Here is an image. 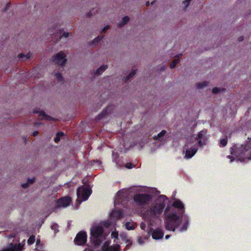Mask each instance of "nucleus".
I'll use <instances>...</instances> for the list:
<instances>
[{
    "instance_id": "nucleus-1",
    "label": "nucleus",
    "mask_w": 251,
    "mask_h": 251,
    "mask_svg": "<svg viewBox=\"0 0 251 251\" xmlns=\"http://www.w3.org/2000/svg\"><path fill=\"white\" fill-rule=\"evenodd\" d=\"M230 153L238 158L240 161L251 160V146L246 145L234 144L230 148Z\"/></svg>"
},
{
    "instance_id": "nucleus-2",
    "label": "nucleus",
    "mask_w": 251,
    "mask_h": 251,
    "mask_svg": "<svg viewBox=\"0 0 251 251\" xmlns=\"http://www.w3.org/2000/svg\"><path fill=\"white\" fill-rule=\"evenodd\" d=\"M206 130H201L199 132L195 138L197 143L193 147L187 149L185 151V158H191L197 152L198 147H202L206 145L207 141V137Z\"/></svg>"
},
{
    "instance_id": "nucleus-3",
    "label": "nucleus",
    "mask_w": 251,
    "mask_h": 251,
    "mask_svg": "<svg viewBox=\"0 0 251 251\" xmlns=\"http://www.w3.org/2000/svg\"><path fill=\"white\" fill-rule=\"evenodd\" d=\"M105 239L103 234V228L101 226H95L90 230V241L95 247L99 246Z\"/></svg>"
},
{
    "instance_id": "nucleus-4",
    "label": "nucleus",
    "mask_w": 251,
    "mask_h": 251,
    "mask_svg": "<svg viewBox=\"0 0 251 251\" xmlns=\"http://www.w3.org/2000/svg\"><path fill=\"white\" fill-rule=\"evenodd\" d=\"M183 216L177 215L176 213H170L165 219V225L166 229L175 231L181 222Z\"/></svg>"
},
{
    "instance_id": "nucleus-5",
    "label": "nucleus",
    "mask_w": 251,
    "mask_h": 251,
    "mask_svg": "<svg viewBox=\"0 0 251 251\" xmlns=\"http://www.w3.org/2000/svg\"><path fill=\"white\" fill-rule=\"evenodd\" d=\"M67 58L66 54L62 51L58 52L55 55L52 56L51 61L54 63L55 65L59 66V70L62 71L64 67L67 62Z\"/></svg>"
},
{
    "instance_id": "nucleus-6",
    "label": "nucleus",
    "mask_w": 251,
    "mask_h": 251,
    "mask_svg": "<svg viewBox=\"0 0 251 251\" xmlns=\"http://www.w3.org/2000/svg\"><path fill=\"white\" fill-rule=\"evenodd\" d=\"M151 200V197L148 194H138L134 196L133 200L139 206H146Z\"/></svg>"
},
{
    "instance_id": "nucleus-7",
    "label": "nucleus",
    "mask_w": 251,
    "mask_h": 251,
    "mask_svg": "<svg viewBox=\"0 0 251 251\" xmlns=\"http://www.w3.org/2000/svg\"><path fill=\"white\" fill-rule=\"evenodd\" d=\"M91 192L92 190L90 188L88 187H84L83 186H82L77 189L76 194L78 198L81 197L83 201H85L88 199Z\"/></svg>"
},
{
    "instance_id": "nucleus-8",
    "label": "nucleus",
    "mask_w": 251,
    "mask_h": 251,
    "mask_svg": "<svg viewBox=\"0 0 251 251\" xmlns=\"http://www.w3.org/2000/svg\"><path fill=\"white\" fill-rule=\"evenodd\" d=\"M165 206V205L164 203L155 205L150 208L149 212V215L151 216L153 218L157 217V215H160L162 212Z\"/></svg>"
},
{
    "instance_id": "nucleus-9",
    "label": "nucleus",
    "mask_w": 251,
    "mask_h": 251,
    "mask_svg": "<svg viewBox=\"0 0 251 251\" xmlns=\"http://www.w3.org/2000/svg\"><path fill=\"white\" fill-rule=\"evenodd\" d=\"M86 232L83 231L79 232L74 239L75 243L78 246L83 245L87 241Z\"/></svg>"
},
{
    "instance_id": "nucleus-10",
    "label": "nucleus",
    "mask_w": 251,
    "mask_h": 251,
    "mask_svg": "<svg viewBox=\"0 0 251 251\" xmlns=\"http://www.w3.org/2000/svg\"><path fill=\"white\" fill-rule=\"evenodd\" d=\"M33 113L39 114L38 116L41 120L46 119L50 121H53L55 120L52 117L47 115L44 111H40L39 108H35L33 111Z\"/></svg>"
},
{
    "instance_id": "nucleus-11",
    "label": "nucleus",
    "mask_w": 251,
    "mask_h": 251,
    "mask_svg": "<svg viewBox=\"0 0 251 251\" xmlns=\"http://www.w3.org/2000/svg\"><path fill=\"white\" fill-rule=\"evenodd\" d=\"M71 201V200L69 197L61 198L57 200L56 202V207H66L70 204Z\"/></svg>"
},
{
    "instance_id": "nucleus-12",
    "label": "nucleus",
    "mask_w": 251,
    "mask_h": 251,
    "mask_svg": "<svg viewBox=\"0 0 251 251\" xmlns=\"http://www.w3.org/2000/svg\"><path fill=\"white\" fill-rule=\"evenodd\" d=\"M113 110V107L111 105L107 106L105 109H103L102 111L96 117L97 121H100L104 118L106 116L110 113Z\"/></svg>"
},
{
    "instance_id": "nucleus-13",
    "label": "nucleus",
    "mask_w": 251,
    "mask_h": 251,
    "mask_svg": "<svg viewBox=\"0 0 251 251\" xmlns=\"http://www.w3.org/2000/svg\"><path fill=\"white\" fill-rule=\"evenodd\" d=\"M121 239L124 241L127 245L124 249V251L128 250L130 247L132 245V240L130 239H128L126 234L122 233L120 235Z\"/></svg>"
},
{
    "instance_id": "nucleus-14",
    "label": "nucleus",
    "mask_w": 251,
    "mask_h": 251,
    "mask_svg": "<svg viewBox=\"0 0 251 251\" xmlns=\"http://www.w3.org/2000/svg\"><path fill=\"white\" fill-rule=\"evenodd\" d=\"M173 205L179 209V215L182 216L184 213V207L183 203L179 200H177L175 201L174 202Z\"/></svg>"
},
{
    "instance_id": "nucleus-15",
    "label": "nucleus",
    "mask_w": 251,
    "mask_h": 251,
    "mask_svg": "<svg viewBox=\"0 0 251 251\" xmlns=\"http://www.w3.org/2000/svg\"><path fill=\"white\" fill-rule=\"evenodd\" d=\"M163 236L164 232L163 230L159 228L155 229L152 233V237L154 239H161Z\"/></svg>"
},
{
    "instance_id": "nucleus-16",
    "label": "nucleus",
    "mask_w": 251,
    "mask_h": 251,
    "mask_svg": "<svg viewBox=\"0 0 251 251\" xmlns=\"http://www.w3.org/2000/svg\"><path fill=\"white\" fill-rule=\"evenodd\" d=\"M123 215V212L121 210H113L110 214L111 218H115L116 219H119L121 218Z\"/></svg>"
},
{
    "instance_id": "nucleus-17",
    "label": "nucleus",
    "mask_w": 251,
    "mask_h": 251,
    "mask_svg": "<svg viewBox=\"0 0 251 251\" xmlns=\"http://www.w3.org/2000/svg\"><path fill=\"white\" fill-rule=\"evenodd\" d=\"M184 220L185 221L182 226L179 229L180 232H184L187 230L189 225L188 218L187 216L184 217Z\"/></svg>"
},
{
    "instance_id": "nucleus-18",
    "label": "nucleus",
    "mask_w": 251,
    "mask_h": 251,
    "mask_svg": "<svg viewBox=\"0 0 251 251\" xmlns=\"http://www.w3.org/2000/svg\"><path fill=\"white\" fill-rule=\"evenodd\" d=\"M108 251H121V246L119 244H114L109 246Z\"/></svg>"
},
{
    "instance_id": "nucleus-19",
    "label": "nucleus",
    "mask_w": 251,
    "mask_h": 251,
    "mask_svg": "<svg viewBox=\"0 0 251 251\" xmlns=\"http://www.w3.org/2000/svg\"><path fill=\"white\" fill-rule=\"evenodd\" d=\"M167 131L165 130H162L160 133H159L157 136H154L153 137V139L155 140H159L160 141L162 137H164L165 135L166 134Z\"/></svg>"
},
{
    "instance_id": "nucleus-20",
    "label": "nucleus",
    "mask_w": 251,
    "mask_h": 251,
    "mask_svg": "<svg viewBox=\"0 0 251 251\" xmlns=\"http://www.w3.org/2000/svg\"><path fill=\"white\" fill-rule=\"evenodd\" d=\"M103 36H101L100 35L98 36L96 38H95L94 40L91 41L90 43V45H97L100 42V41L102 39Z\"/></svg>"
},
{
    "instance_id": "nucleus-21",
    "label": "nucleus",
    "mask_w": 251,
    "mask_h": 251,
    "mask_svg": "<svg viewBox=\"0 0 251 251\" xmlns=\"http://www.w3.org/2000/svg\"><path fill=\"white\" fill-rule=\"evenodd\" d=\"M209 82L207 81H204L202 82H199L196 84L197 88L202 89L204 87L207 86L209 85Z\"/></svg>"
},
{
    "instance_id": "nucleus-22",
    "label": "nucleus",
    "mask_w": 251,
    "mask_h": 251,
    "mask_svg": "<svg viewBox=\"0 0 251 251\" xmlns=\"http://www.w3.org/2000/svg\"><path fill=\"white\" fill-rule=\"evenodd\" d=\"M107 68V65H102L100 67H99L98 69H97L96 71V72L95 73V75H100L102 73V72L105 71Z\"/></svg>"
},
{
    "instance_id": "nucleus-23",
    "label": "nucleus",
    "mask_w": 251,
    "mask_h": 251,
    "mask_svg": "<svg viewBox=\"0 0 251 251\" xmlns=\"http://www.w3.org/2000/svg\"><path fill=\"white\" fill-rule=\"evenodd\" d=\"M2 251H19V249L16 245L12 244L10 247L5 249Z\"/></svg>"
},
{
    "instance_id": "nucleus-24",
    "label": "nucleus",
    "mask_w": 251,
    "mask_h": 251,
    "mask_svg": "<svg viewBox=\"0 0 251 251\" xmlns=\"http://www.w3.org/2000/svg\"><path fill=\"white\" fill-rule=\"evenodd\" d=\"M129 21V18L128 16H125L122 18V22H120L119 24V26L120 27H122L124 25L126 24L127 22Z\"/></svg>"
},
{
    "instance_id": "nucleus-25",
    "label": "nucleus",
    "mask_w": 251,
    "mask_h": 251,
    "mask_svg": "<svg viewBox=\"0 0 251 251\" xmlns=\"http://www.w3.org/2000/svg\"><path fill=\"white\" fill-rule=\"evenodd\" d=\"M226 91V89L223 88L222 89L218 87H214L213 88L212 92L214 94H217L218 93H223Z\"/></svg>"
},
{
    "instance_id": "nucleus-26",
    "label": "nucleus",
    "mask_w": 251,
    "mask_h": 251,
    "mask_svg": "<svg viewBox=\"0 0 251 251\" xmlns=\"http://www.w3.org/2000/svg\"><path fill=\"white\" fill-rule=\"evenodd\" d=\"M179 61H180V60L178 58L175 59L173 60L170 63V68L171 69L175 68L176 67V64H178L179 62Z\"/></svg>"
},
{
    "instance_id": "nucleus-27",
    "label": "nucleus",
    "mask_w": 251,
    "mask_h": 251,
    "mask_svg": "<svg viewBox=\"0 0 251 251\" xmlns=\"http://www.w3.org/2000/svg\"><path fill=\"white\" fill-rule=\"evenodd\" d=\"M227 137L226 136L225 138L221 139L220 140V146L225 147L227 145Z\"/></svg>"
},
{
    "instance_id": "nucleus-28",
    "label": "nucleus",
    "mask_w": 251,
    "mask_h": 251,
    "mask_svg": "<svg viewBox=\"0 0 251 251\" xmlns=\"http://www.w3.org/2000/svg\"><path fill=\"white\" fill-rule=\"evenodd\" d=\"M137 72V70H133L131 72H130L126 77V80H129L132 77L134 76Z\"/></svg>"
},
{
    "instance_id": "nucleus-29",
    "label": "nucleus",
    "mask_w": 251,
    "mask_h": 251,
    "mask_svg": "<svg viewBox=\"0 0 251 251\" xmlns=\"http://www.w3.org/2000/svg\"><path fill=\"white\" fill-rule=\"evenodd\" d=\"M35 241V237L34 235L30 236L27 240V244L29 245H32Z\"/></svg>"
},
{
    "instance_id": "nucleus-30",
    "label": "nucleus",
    "mask_w": 251,
    "mask_h": 251,
    "mask_svg": "<svg viewBox=\"0 0 251 251\" xmlns=\"http://www.w3.org/2000/svg\"><path fill=\"white\" fill-rule=\"evenodd\" d=\"M125 226L126 229L127 230H132L134 228V226H133L129 222H127Z\"/></svg>"
},
{
    "instance_id": "nucleus-31",
    "label": "nucleus",
    "mask_w": 251,
    "mask_h": 251,
    "mask_svg": "<svg viewBox=\"0 0 251 251\" xmlns=\"http://www.w3.org/2000/svg\"><path fill=\"white\" fill-rule=\"evenodd\" d=\"M97 96H99L98 97L97 99L100 100V102L98 103V106L100 107L104 103V101H103L102 100L103 99V98H102V95H97Z\"/></svg>"
},
{
    "instance_id": "nucleus-32",
    "label": "nucleus",
    "mask_w": 251,
    "mask_h": 251,
    "mask_svg": "<svg viewBox=\"0 0 251 251\" xmlns=\"http://www.w3.org/2000/svg\"><path fill=\"white\" fill-rule=\"evenodd\" d=\"M55 76L57 79L61 81L63 80V77L62 75V74L60 73H57L55 74Z\"/></svg>"
},
{
    "instance_id": "nucleus-33",
    "label": "nucleus",
    "mask_w": 251,
    "mask_h": 251,
    "mask_svg": "<svg viewBox=\"0 0 251 251\" xmlns=\"http://www.w3.org/2000/svg\"><path fill=\"white\" fill-rule=\"evenodd\" d=\"M111 236L112 238L117 239L118 237V233L117 232H112L111 233Z\"/></svg>"
},
{
    "instance_id": "nucleus-34",
    "label": "nucleus",
    "mask_w": 251,
    "mask_h": 251,
    "mask_svg": "<svg viewBox=\"0 0 251 251\" xmlns=\"http://www.w3.org/2000/svg\"><path fill=\"white\" fill-rule=\"evenodd\" d=\"M10 5V2L7 3L6 4L5 8L2 10V12H6L9 9Z\"/></svg>"
},
{
    "instance_id": "nucleus-35",
    "label": "nucleus",
    "mask_w": 251,
    "mask_h": 251,
    "mask_svg": "<svg viewBox=\"0 0 251 251\" xmlns=\"http://www.w3.org/2000/svg\"><path fill=\"white\" fill-rule=\"evenodd\" d=\"M34 181H35V178L33 177V178H31V179L30 178H28L27 179V182L28 183V184H32V183H34Z\"/></svg>"
},
{
    "instance_id": "nucleus-36",
    "label": "nucleus",
    "mask_w": 251,
    "mask_h": 251,
    "mask_svg": "<svg viewBox=\"0 0 251 251\" xmlns=\"http://www.w3.org/2000/svg\"><path fill=\"white\" fill-rule=\"evenodd\" d=\"M126 167L127 169H131L132 168V164L131 163H127L126 165Z\"/></svg>"
},
{
    "instance_id": "nucleus-37",
    "label": "nucleus",
    "mask_w": 251,
    "mask_h": 251,
    "mask_svg": "<svg viewBox=\"0 0 251 251\" xmlns=\"http://www.w3.org/2000/svg\"><path fill=\"white\" fill-rule=\"evenodd\" d=\"M25 55L24 53H20L18 55V58H19V59H21V58H25Z\"/></svg>"
},
{
    "instance_id": "nucleus-38",
    "label": "nucleus",
    "mask_w": 251,
    "mask_h": 251,
    "mask_svg": "<svg viewBox=\"0 0 251 251\" xmlns=\"http://www.w3.org/2000/svg\"><path fill=\"white\" fill-rule=\"evenodd\" d=\"M140 227L141 228V229L145 230L146 227V224L144 223H141L140 225Z\"/></svg>"
},
{
    "instance_id": "nucleus-39",
    "label": "nucleus",
    "mask_w": 251,
    "mask_h": 251,
    "mask_svg": "<svg viewBox=\"0 0 251 251\" xmlns=\"http://www.w3.org/2000/svg\"><path fill=\"white\" fill-rule=\"evenodd\" d=\"M60 140V138L59 136L56 135V136L54 138V141L55 143H58Z\"/></svg>"
},
{
    "instance_id": "nucleus-40",
    "label": "nucleus",
    "mask_w": 251,
    "mask_h": 251,
    "mask_svg": "<svg viewBox=\"0 0 251 251\" xmlns=\"http://www.w3.org/2000/svg\"><path fill=\"white\" fill-rule=\"evenodd\" d=\"M227 158L230 160V162H233L235 160V158L233 156L227 155Z\"/></svg>"
},
{
    "instance_id": "nucleus-41",
    "label": "nucleus",
    "mask_w": 251,
    "mask_h": 251,
    "mask_svg": "<svg viewBox=\"0 0 251 251\" xmlns=\"http://www.w3.org/2000/svg\"><path fill=\"white\" fill-rule=\"evenodd\" d=\"M70 36V33L69 32H64L62 34V36H63L64 37L67 38Z\"/></svg>"
},
{
    "instance_id": "nucleus-42",
    "label": "nucleus",
    "mask_w": 251,
    "mask_h": 251,
    "mask_svg": "<svg viewBox=\"0 0 251 251\" xmlns=\"http://www.w3.org/2000/svg\"><path fill=\"white\" fill-rule=\"evenodd\" d=\"M191 0H185V1H183V3H184V4L186 3V7L188 6V5H189V4H190V2Z\"/></svg>"
},
{
    "instance_id": "nucleus-43",
    "label": "nucleus",
    "mask_w": 251,
    "mask_h": 251,
    "mask_svg": "<svg viewBox=\"0 0 251 251\" xmlns=\"http://www.w3.org/2000/svg\"><path fill=\"white\" fill-rule=\"evenodd\" d=\"M25 60H26L27 59H28L30 58V57L31 56V54L30 52L28 53L27 54L25 55Z\"/></svg>"
},
{
    "instance_id": "nucleus-44",
    "label": "nucleus",
    "mask_w": 251,
    "mask_h": 251,
    "mask_svg": "<svg viewBox=\"0 0 251 251\" xmlns=\"http://www.w3.org/2000/svg\"><path fill=\"white\" fill-rule=\"evenodd\" d=\"M109 28H110V26L109 25H107V26H105L102 29V32H105L107 31V30L109 29Z\"/></svg>"
},
{
    "instance_id": "nucleus-45",
    "label": "nucleus",
    "mask_w": 251,
    "mask_h": 251,
    "mask_svg": "<svg viewBox=\"0 0 251 251\" xmlns=\"http://www.w3.org/2000/svg\"><path fill=\"white\" fill-rule=\"evenodd\" d=\"M29 186V184H28L27 182L26 183H23L22 184V186L24 188H26L28 187Z\"/></svg>"
},
{
    "instance_id": "nucleus-46",
    "label": "nucleus",
    "mask_w": 251,
    "mask_h": 251,
    "mask_svg": "<svg viewBox=\"0 0 251 251\" xmlns=\"http://www.w3.org/2000/svg\"><path fill=\"white\" fill-rule=\"evenodd\" d=\"M84 251H93V249L91 247L86 248Z\"/></svg>"
},
{
    "instance_id": "nucleus-47",
    "label": "nucleus",
    "mask_w": 251,
    "mask_h": 251,
    "mask_svg": "<svg viewBox=\"0 0 251 251\" xmlns=\"http://www.w3.org/2000/svg\"><path fill=\"white\" fill-rule=\"evenodd\" d=\"M92 15V13L91 11H90V12H88L87 14H86V17L87 18H90Z\"/></svg>"
},
{
    "instance_id": "nucleus-48",
    "label": "nucleus",
    "mask_w": 251,
    "mask_h": 251,
    "mask_svg": "<svg viewBox=\"0 0 251 251\" xmlns=\"http://www.w3.org/2000/svg\"><path fill=\"white\" fill-rule=\"evenodd\" d=\"M39 133V132L38 131H34L33 133H32V135L34 137H35Z\"/></svg>"
},
{
    "instance_id": "nucleus-49",
    "label": "nucleus",
    "mask_w": 251,
    "mask_h": 251,
    "mask_svg": "<svg viewBox=\"0 0 251 251\" xmlns=\"http://www.w3.org/2000/svg\"><path fill=\"white\" fill-rule=\"evenodd\" d=\"M138 243L140 244H142L143 243V239L141 237H139L138 239Z\"/></svg>"
},
{
    "instance_id": "nucleus-50",
    "label": "nucleus",
    "mask_w": 251,
    "mask_h": 251,
    "mask_svg": "<svg viewBox=\"0 0 251 251\" xmlns=\"http://www.w3.org/2000/svg\"><path fill=\"white\" fill-rule=\"evenodd\" d=\"M244 37L243 36H240L238 39V40L240 42L241 41H243L244 40Z\"/></svg>"
},
{
    "instance_id": "nucleus-51",
    "label": "nucleus",
    "mask_w": 251,
    "mask_h": 251,
    "mask_svg": "<svg viewBox=\"0 0 251 251\" xmlns=\"http://www.w3.org/2000/svg\"><path fill=\"white\" fill-rule=\"evenodd\" d=\"M56 135L57 136H59L60 137L61 136H62L64 135V133L62 132H57Z\"/></svg>"
},
{
    "instance_id": "nucleus-52",
    "label": "nucleus",
    "mask_w": 251,
    "mask_h": 251,
    "mask_svg": "<svg viewBox=\"0 0 251 251\" xmlns=\"http://www.w3.org/2000/svg\"><path fill=\"white\" fill-rule=\"evenodd\" d=\"M182 53H179V54L176 55L175 56V57H176V58H177L179 59V57H181V56H182Z\"/></svg>"
},
{
    "instance_id": "nucleus-53",
    "label": "nucleus",
    "mask_w": 251,
    "mask_h": 251,
    "mask_svg": "<svg viewBox=\"0 0 251 251\" xmlns=\"http://www.w3.org/2000/svg\"><path fill=\"white\" fill-rule=\"evenodd\" d=\"M166 69V67L163 66V67H162L160 68V72H162L163 71H164Z\"/></svg>"
},
{
    "instance_id": "nucleus-54",
    "label": "nucleus",
    "mask_w": 251,
    "mask_h": 251,
    "mask_svg": "<svg viewBox=\"0 0 251 251\" xmlns=\"http://www.w3.org/2000/svg\"><path fill=\"white\" fill-rule=\"evenodd\" d=\"M149 5H150V2H149V1H146V6H149Z\"/></svg>"
},
{
    "instance_id": "nucleus-55",
    "label": "nucleus",
    "mask_w": 251,
    "mask_h": 251,
    "mask_svg": "<svg viewBox=\"0 0 251 251\" xmlns=\"http://www.w3.org/2000/svg\"><path fill=\"white\" fill-rule=\"evenodd\" d=\"M170 235H167L165 236V238H166V239H169L170 238Z\"/></svg>"
},
{
    "instance_id": "nucleus-56",
    "label": "nucleus",
    "mask_w": 251,
    "mask_h": 251,
    "mask_svg": "<svg viewBox=\"0 0 251 251\" xmlns=\"http://www.w3.org/2000/svg\"><path fill=\"white\" fill-rule=\"evenodd\" d=\"M156 2V1L155 0H153L151 2V5H153L155 3V2Z\"/></svg>"
},
{
    "instance_id": "nucleus-57",
    "label": "nucleus",
    "mask_w": 251,
    "mask_h": 251,
    "mask_svg": "<svg viewBox=\"0 0 251 251\" xmlns=\"http://www.w3.org/2000/svg\"><path fill=\"white\" fill-rule=\"evenodd\" d=\"M64 31V29H60L59 30V32L60 33H61L62 32H63Z\"/></svg>"
},
{
    "instance_id": "nucleus-58",
    "label": "nucleus",
    "mask_w": 251,
    "mask_h": 251,
    "mask_svg": "<svg viewBox=\"0 0 251 251\" xmlns=\"http://www.w3.org/2000/svg\"><path fill=\"white\" fill-rule=\"evenodd\" d=\"M40 124H41V123H40V122H37V123H36V125H39Z\"/></svg>"
},
{
    "instance_id": "nucleus-59",
    "label": "nucleus",
    "mask_w": 251,
    "mask_h": 251,
    "mask_svg": "<svg viewBox=\"0 0 251 251\" xmlns=\"http://www.w3.org/2000/svg\"><path fill=\"white\" fill-rule=\"evenodd\" d=\"M51 228H52V229H54V227H53V226H51Z\"/></svg>"
},
{
    "instance_id": "nucleus-60",
    "label": "nucleus",
    "mask_w": 251,
    "mask_h": 251,
    "mask_svg": "<svg viewBox=\"0 0 251 251\" xmlns=\"http://www.w3.org/2000/svg\"><path fill=\"white\" fill-rule=\"evenodd\" d=\"M51 228H52V229H54V227H53V226H51Z\"/></svg>"
},
{
    "instance_id": "nucleus-61",
    "label": "nucleus",
    "mask_w": 251,
    "mask_h": 251,
    "mask_svg": "<svg viewBox=\"0 0 251 251\" xmlns=\"http://www.w3.org/2000/svg\"><path fill=\"white\" fill-rule=\"evenodd\" d=\"M167 208H166V209H165V211H167Z\"/></svg>"
}]
</instances>
